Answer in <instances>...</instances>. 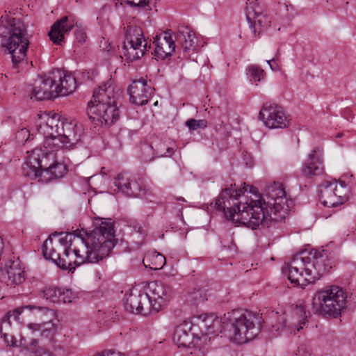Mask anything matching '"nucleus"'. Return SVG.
Listing matches in <instances>:
<instances>
[{"instance_id": "obj_1", "label": "nucleus", "mask_w": 356, "mask_h": 356, "mask_svg": "<svg viewBox=\"0 0 356 356\" xmlns=\"http://www.w3.org/2000/svg\"><path fill=\"white\" fill-rule=\"evenodd\" d=\"M89 232L76 230L54 241L61 234L52 233L44 241L43 256L62 269L72 271L85 263H97L107 257L116 244L114 222L111 218H96Z\"/></svg>"}, {"instance_id": "obj_2", "label": "nucleus", "mask_w": 356, "mask_h": 356, "mask_svg": "<svg viewBox=\"0 0 356 356\" xmlns=\"http://www.w3.org/2000/svg\"><path fill=\"white\" fill-rule=\"evenodd\" d=\"M236 184L224 189L215 202L217 210L223 212L226 219L235 221L252 229L260 225L269 226V222L286 218L293 207V201L286 197L282 184L273 182L266 186V202L259 195L250 200L242 197L247 188L252 192V186L244 183L243 188H236Z\"/></svg>"}, {"instance_id": "obj_3", "label": "nucleus", "mask_w": 356, "mask_h": 356, "mask_svg": "<svg viewBox=\"0 0 356 356\" xmlns=\"http://www.w3.org/2000/svg\"><path fill=\"white\" fill-rule=\"evenodd\" d=\"M333 262L327 252L316 250H303L294 255L291 261L285 264L283 273L295 285L304 288L314 283L332 268Z\"/></svg>"}, {"instance_id": "obj_4", "label": "nucleus", "mask_w": 356, "mask_h": 356, "mask_svg": "<svg viewBox=\"0 0 356 356\" xmlns=\"http://www.w3.org/2000/svg\"><path fill=\"white\" fill-rule=\"evenodd\" d=\"M40 119L37 130L44 136L46 147L70 149L81 140L83 129L76 120L60 118L56 113L45 114Z\"/></svg>"}, {"instance_id": "obj_5", "label": "nucleus", "mask_w": 356, "mask_h": 356, "mask_svg": "<svg viewBox=\"0 0 356 356\" xmlns=\"http://www.w3.org/2000/svg\"><path fill=\"white\" fill-rule=\"evenodd\" d=\"M0 36L1 46L11 55L13 69L19 73L28 65L26 51L29 38L26 26L19 19L1 16Z\"/></svg>"}, {"instance_id": "obj_6", "label": "nucleus", "mask_w": 356, "mask_h": 356, "mask_svg": "<svg viewBox=\"0 0 356 356\" xmlns=\"http://www.w3.org/2000/svg\"><path fill=\"white\" fill-rule=\"evenodd\" d=\"M120 89L115 90L111 83L99 86L94 91L92 99L88 104V115L96 125H112L120 117L117 101L121 96Z\"/></svg>"}, {"instance_id": "obj_7", "label": "nucleus", "mask_w": 356, "mask_h": 356, "mask_svg": "<svg viewBox=\"0 0 356 356\" xmlns=\"http://www.w3.org/2000/svg\"><path fill=\"white\" fill-rule=\"evenodd\" d=\"M227 337L235 343H243L254 339L259 333L263 320L259 314L251 311L233 310L225 314Z\"/></svg>"}, {"instance_id": "obj_8", "label": "nucleus", "mask_w": 356, "mask_h": 356, "mask_svg": "<svg viewBox=\"0 0 356 356\" xmlns=\"http://www.w3.org/2000/svg\"><path fill=\"white\" fill-rule=\"evenodd\" d=\"M347 293L340 286H327L317 291L312 298L314 314L337 317L347 307Z\"/></svg>"}, {"instance_id": "obj_9", "label": "nucleus", "mask_w": 356, "mask_h": 356, "mask_svg": "<svg viewBox=\"0 0 356 356\" xmlns=\"http://www.w3.org/2000/svg\"><path fill=\"white\" fill-rule=\"evenodd\" d=\"M24 309L29 310L38 309L41 312H48L47 307L28 305L24 307L17 308L9 311L1 319L0 323V334L8 346H18L19 338L21 337L18 332L20 327L19 316Z\"/></svg>"}, {"instance_id": "obj_10", "label": "nucleus", "mask_w": 356, "mask_h": 356, "mask_svg": "<svg viewBox=\"0 0 356 356\" xmlns=\"http://www.w3.org/2000/svg\"><path fill=\"white\" fill-rule=\"evenodd\" d=\"M147 49L142 29L138 26H129L126 31V41L124 42L122 54L128 62L141 58Z\"/></svg>"}, {"instance_id": "obj_11", "label": "nucleus", "mask_w": 356, "mask_h": 356, "mask_svg": "<svg viewBox=\"0 0 356 356\" xmlns=\"http://www.w3.org/2000/svg\"><path fill=\"white\" fill-rule=\"evenodd\" d=\"M148 295L145 291L132 290L126 297L124 306L126 309L135 314L147 315L150 313H157L160 310V305L158 302H152Z\"/></svg>"}, {"instance_id": "obj_12", "label": "nucleus", "mask_w": 356, "mask_h": 356, "mask_svg": "<svg viewBox=\"0 0 356 356\" xmlns=\"http://www.w3.org/2000/svg\"><path fill=\"white\" fill-rule=\"evenodd\" d=\"M259 118L270 129H282L288 127L289 124L284 108L275 103L264 104L259 112Z\"/></svg>"}, {"instance_id": "obj_13", "label": "nucleus", "mask_w": 356, "mask_h": 356, "mask_svg": "<svg viewBox=\"0 0 356 356\" xmlns=\"http://www.w3.org/2000/svg\"><path fill=\"white\" fill-rule=\"evenodd\" d=\"M246 19L254 37L259 36L270 24L268 16L262 12L257 0L247 3Z\"/></svg>"}, {"instance_id": "obj_14", "label": "nucleus", "mask_w": 356, "mask_h": 356, "mask_svg": "<svg viewBox=\"0 0 356 356\" xmlns=\"http://www.w3.org/2000/svg\"><path fill=\"white\" fill-rule=\"evenodd\" d=\"M344 187L338 188L337 181H325L319 186V198L321 203L327 207H336L342 204L346 197Z\"/></svg>"}, {"instance_id": "obj_15", "label": "nucleus", "mask_w": 356, "mask_h": 356, "mask_svg": "<svg viewBox=\"0 0 356 356\" xmlns=\"http://www.w3.org/2000/svg\"><path fill=\"white\" fill-rule=\"evenodd\" d=\"M114 184L119 191L128 197H142L146 194V188L143 180L127 172L120 174L115 179Z\"/></svg>"}, {"instance_id": "obj_16", "label": "nucleus", "mask_w": 356, "mask_h": 356, "mask_svg": "<svg viewBox=\"0 0 356 356\" xmlns=\"http://www.w3.org/2000/svg\"><path fill=\"white\" fill-rule=\"evenodd\" d=\"M55 85L51 79V74L40 76L35 81L33 86L29 89L31 99L46 100L58 97Z\"/></svg>"}, {"instance_id": "obj_17", "label": "nucleus", "mask_w": 356, "mask_h": 356, "mask_svg": "<svg viewBox=\"0 0 356 356\" xmlns=\"http://www.w3.org/2000/svg\"><path fill=\"white\" fill-rule=\"evenodd\" d=\"M193 323L197 325L201 332L207 335H218L226 332L225 324L222 320L212 314H202L192 318Z\"/></svg>"}, {"instance_id": "obj_18", "label": "nucleus", "mask_w": 356, "mask_h": 356, "mask_svg": "<svg viewBox=\"0 0 356 356\" xmlns=\"http://www.w3.org/2000/svg\"><path fill=\"white\" fill-rule=\"evenodd\" d=\"M302 175L306 178H312L319 176L324 172L323 150L322 148L315 147L308 154L307 159L301 168Z\"/></svg>"}, {"instance_id": "obj_19", "label": "nucleus", "mask_w": 356, "mask_h": 356, "mask_svg": "<svg viewBox=\"0 0 356 356\" xmlns=\"http://www.w3.org/2000/svg\"><path fill=\"white\" fill-rule=\"evenodd\" d=\"M51 74L58 97L68 95L76 88V79L72 74L66 73L59 69L53 70Z\"/></svg>"}, {"instance_id": "obj_20", "label": "nucleus", "mask_w": 356, "mask_h": 356, "mask_svg": "<svg viewBox=\"0 0 356 356\" xmlns=\"http://www.w3.org/2000/svg\"><path fill=\"white\" fill-rule=\"evenodd\" d=\"M127 92L129 95L130 102L138 106H143L147 104L149 98L153 93V89L145 80L141 79L134 81Z\"/></svg>"}, {"instance_id": "obj_21", "label": "nucleus", "mask_w": 356, "mask_h": 356, "mask_svg": "<svg viewBox=\"0 0 356 356\" xmlns=\"http://www.w3.org/2000/svg\"><path fill=\"white\" fill-rule=\"evenodd\" d=\"M153 43L155 45V56L161 59L170 56L176 47L170 30L157 33L154 38Z\"/></svg>"}, {"instance_id": "obj_22", "label": "nucleus", "mask_w": 356, "mask_h": 356, "mask_svg": "<svg viewBox=\"0 0 356 356\" xmlns=\"http://www.w3.org/2000/svg\"><path fill=\"white\" fill-rule=\"evenodd\" d=\"M196 43L195 33L188 26L179 25V51L182 50L183 58L194 60L191 56L195 53Z\"/></svg>"}, {"instance_id": "obj_23", "label": "nucleus", "mask_w": 356, "mask_h": 356, "mask_svg": "<svg viewBox=\"0 0 356 356\" xmlns=\"http://www.w3.org/2000/svg\"><path fill=\"white\" fill-rule=\"evenodd\" d=\"M44 150L35 149L33 151L31 163H37L41 170H48L58 161L56 152L59 149L46 147L44 145Z\"/></svg>"}, {"instance_id": "obj_24", "label": "nucleus", "mask_w": 356, "mask_h": 356, "mask_svg": "<svg viewBox=\"0 0 356 356\" xmlns=\"http://www.w3.org/2000/svg\"><path fill=\"white\" fill-rule=\"evenodd\" d=\"M145 293L148 295L152 302H158L161 305L168 300L171 296V289L161 281H152L148 283Z\"/></svg>"}, {"instance_id": "obj_25", "label": "nucleus", "mask_w": 356, "mask_h": 356, "mask_svg": "<svg viewBox=\"0 0 356 356\" xmlns=\"http://www.w3.org/2000/svg\"><path fill=\"white\" fill-rule=\"evenodd\" d=\"M74 22L68 16H65L57 20L51 26L49 33L50 40L55 44H61L65 34L69 33L74 27Z\"/></svg>"}, {"instance_id": "obj_26", "label": "nucleus", "mask_w": 356, "mask_h": 356, "mask_svg": "<svg viewBox=\"0 0 356 356\" xmlns=\"http://www.w3.org/2000/svg\"><path fill=\"white\" fill-rule=\"evenodd\" d=\"M6 273L7 275L6 282L8 285L19 284L25 280L24 271L20 267L19 260L9 261L6 266Z\"/></svg>"}, {"instance_id": "obj_27", "label": "nucleus", "mask_w": 356, "mask_h": 356, "mask_svg": "<svg viewBox=\"0 0 356 356\" xmlns=\"http://www.w3.org/2000/svg\"><path fill=\"white\" fill-rule=\"evenodd\" d=\"M296 310L297 314L300 313L303 314L302 317L298 320L297 324L295 323H290L289 325H287L286 320L283 319L282 323H280L276 325H273V327H275L276 331H278L280 329L282 330H286L289 332L293 333L294 334L296 333V332H299L301 330L303 329V327L306 325L308 321L303 307L297 306Z\"/></svg>"}, {"instance_id": "obj_28", "label": "nucleus", "mask_w": 356, "mask_h": 356, "mask_svg": "<svg viewBox=\"0 0 356 356\" xmlns=\"http://www.w3.org/2000/svg\"><path fill=\"white\" fill-rule=\"evenodd\" d=\"M170 140H163L159 138H154L151 145L153 147L156 158L171 156L175 152L174 148L170 145Z\"/></svg>"}, {"instance_id": "obj_29", "label": "nucleus", "mask_w": 356, "mask_h": 356, "mask_svg": "<svg viewBox=\"0 0 356 356\" xmlns=\"http://www.w3.org/2000/svg\"><path fill=\"white\" fill-rule=\"evenodd\" d=\"M67 172L66 166L57 161L54 165L48 170H43L42 173V183H48L54 179L62 178Z\"/></svg>"}, {"instance_id": "obj_30", "label": "nucleus", "mask_w": 356, "mask_h": 356, "mask_svg": "<svg viewBox=\"0 0 356 356\" xmlns=\"http://www.w3.org/2000/svg\"><path fill=\"white\" fill-rule=\"evenodd\" d=\"M144 266L152 270H159L163 268L165 264V258L156 251L148 252L143 260Z\"/></svg>"}, {"instance_id": "obj_31", "label": "nucleus", "mask_w": 356, "mask_h": 356, "mask_svg": "<svg viewBox=\"0 0 356 356\" xmlns=\"http://www.w3.org/2000/svg\"><path fill=\"white\" fill-rule=\"evenodd\" d=\"M184 301L191 306L196 307L207 300L206 291L202 289H193L184 295Z\"/></svg>"}, {"instance_id": "obj_32", "label": "nucleus", "mask_w": 356, "mask_h": 356, "mask_svg": "<svg viewBox=\"0 0 356 356\" xmlns=\"http://www.w3.org/2000/svg\"><path fill=\"white\" fill-rule=\"evenodd\" d=\"M22 171L24 176L31 179H38V181L42 183L41 175L43 170L38 168L37 163H31V154L29 156L28 161L23 165Z\"/></svg>"}, {"instance_id": "obj_33", "label": "nucleus", "mask_w": 356, "mask_h": 356, "mask_svg": "<svg viewBox=\"0 0 356 356\" xmlns=\"http://www.w3.org/2000/svg\"><path fill=\"white\" fill-rule=\"evenodd\" d=\"M248 79L252 84L257 86L258 82L265 78V72L259 66L257 65H250L246 69Z\"/></svg>"}, {"instance_id": "obj_34", "label": "nucleus", "mask_w": 356, "mask_h": 356, "mask_svg": "<svg viewBox=\"0 0 356 356\" xmlns=\"http://www.w3.org/2000/svg\"><path fill=\"white\" fill-rule=\"evenodd\" d=\"M60 289V288L53 286L45 287L42 291V296L49 302L59 303Z\"/></svg>"}, {"instance_id": "obj_35", "label": "nucleus", "mask_w": 356, "mask_h": 356, "mask_svg": "<svg viewBox=\"0 0 356 356\" xmlns=\"http://www.w3.org/2000/svg\"><path fill=\"white\" fill-rule=\"evenodd\" d=\"M155 158L156 157L151 144L144 143L140 146V159L143 162H150Z\"/></svg>"}, {"instance_id": "obj_36", "label": "nucleus", "mask_w": 356, "mask_h": 356, "mask_svg": "<svg viewBox=\"0 0 356 356\" xmlns=\"http://www.w3.org/2000/svg\"><path fill=\"white\" fill-rule=\"evenodd\" d=\"M207 121L204 120H197L195 119H190L186 121V125L191 130H195L198 128H204L207 127Z\"/></svg>"}, {"instance_id": "obj_37", "label": "nucleus", "mask_w": 356, "mask_h": 356, "mask_svg": "<svg viewBox=\"0 0 356 356\" xmlns=\"http://www.w3.org/2000/svg\"><path fill=\"white\" fill-rule=\"evenodd\" d=\"M31 134L29 129L23 128L16 133L15 138L18 143H24L30 138Z\"/></svg>"}, {"instance_id": "obj_38", "label": "nucleus", "mask_w": 356, "mask_h": 356, "mask_svg": "<svg viewBox=\"0 0 356 356\" xmlns=\"http://www.w3.org/2000/svg\"><path fill=\"white\" fill-rule=\"evenodd\" d=\"M60 295L59 296V303H66L72 302L73 299V293L71 290L60 288Z\"/></svg>"}, {"instance_id": "obj_39", "label": "nucleus", "mask_w": 356, "mask_h": 356, "mask_svg": "<svg viewBox=\"0 0 356 356\" xmlns=\"http://www.w3.org/2000/svg\"><path fill=\"white\" fill-rule=\"evenodd\" d=\"M76 29L75 30V37L79 42H84L86 39V31L79 27L77 24H76Z\"/></svg>"}, {"instance_id": "obj_40", "label": "nucleus", "mask_w": 356, "mask_h": 356, "mask_svg": "<svg viewBox=\"0 0 356 356\" xmlns=\"http://www.w3.org/2000/svg\"><path fill=\"white\" fill-rule=\"evenodd\" d=\"M31 356H52L51 353L42 347H39Z\"/></svg>"}, {"instance_id": "obj_41", "label": "nucleus", "mask_w": 356, "mask_h": 356, "mask_svg": "<svg viewBox=\"0 0 356 356\" xmlns=\"http://www.w3.org/2000/svg\"><path fill=\"white\" fill-rule=\"evenodd\" d=\"M181 337L179 335V353L181 351V348H183L186 350H189L191 348V345H193L192 339L188 342H186L185 341H181Z\"/></svg>"}, {"instance_id": "obj_42", "label": "nucleus", "mask_w": 356, "mask_h": 356, "mask_svg": "<svg viewBox=\"0 0 356 356\" xmlns=\"http://www.w3.org/2000/svg\"><path fill=\"white\" fill-rule=\"evenodd\" d=\"M94 356H124L122 353L120 352H115L114 350H107L105 352H103L100 354L95 355Z\"/></svg>"}, {"instance_id": "obj_43", "label": "nucleus", "mask_w": 356, "mask_h": 356, "mask_svg": "<svg viewBox=\"0 0 356 356\" xmlns=\"http://www.w3.org/2000/svg\"><path fill=\"white\" fill-rule=\"evenodd\" d=\"M29 327L34 331H40L41 330V326L37 324H29Z\"/></svg>"}, {"instance_id": "obj_44", "label": "nucleus", "mask_w": 356, "mask_h": 356, "mask_svg": "<svg viewBox=\"0 0 356 356\" xmlns=\"http://www.w3.org/2000/svg\"><path fill=\"white\" fill-rule=\"evenodd\" d=\"M278 55H279V52L277 53L276 56L273 58L271 60H267L266 62L267 63L270 65H272L273 63H275L278 60Z\"/></svg>"}, {"instance_id": "obj_45", "label": "nucleus", "mask_w": 356, "mask_h": 356, "mask_svg": "<svg viewBox=\"0 0 356 356\" xmlns=\"http://www.w3.org/2000/svg\"><path fill=\"white\" fill-rule=\"evenodd\" d=\"M270 67L273 71H277L280 69L277 62L273 63L272 65H270Z\"/></svg>"}, {"instance_id": "obj_46", "label": "nucleus", "mask_w": 356, "mask_h": 356, "mask_svg": "<svg viewBox=\"0 0 356 356\" xmlns=\"http://www.w3.org/2000/svg\"><path fill=\"white\" fill-rule=\"evenodd\" d=\"M49 332H50V330H47V329H43V330H42L41 334H42V335L45 334L46 336H47V334H46V333H49Z\"/></svg>"}, {"instance_id": "obj_47", "label": "nucleus", "mask_w": 356, "mask_h": 356, "mask_svg": "<svg viewBox=\"0 0 356 356\" xmlns=\"http://www.w3.org/2000/svg\"><path fill=\"white\" fill-rule=\"evenodd\" d=\"M38 341L36 340V339H33L31 341V345L32 346H36L38 345Z\"/></svg>"}, {"instance_id": "obj_48", "label": "nucleus", "mask_w": 356, "mask_h": 356, "mask_svg": "<svg viewBox=\"0 0 356 356\" xmlns=\"http://www.w3.org/2000/svg\"><path fill=\"white\" fill-rule=\"evenodd\" d=\"M246 165H248L249 167H252L253 163H252V159L250 158V162L248 163V161L246 162Z\"/></svg>"}, {"instance_id": "obj_49", "label": "nucleus", "mask_w": 356, "mask_h": 356, "mask_svg": "<svg viewBox=\"0 0 356 356\" xmlns=\"http://www.w3.org/2000/svg\"><path fill=\"white\" fill-rule=\"evenodd\" d=\"M303 348H304L303 346H300V347L298 348V351L299 354H300V350H302Z\"/></svg>"}, {"instance_id": "obj_50", "label": "nucleus", "mask_w": 356, "mask_h": 356, "mask_svg": "<svg viewBox=\"0 0 356 356\" xmlns=\"http://www.w3.org/2000/svg\"><path fill=\"white\" fill-rule=\"evenodd\" d=\"M179 201H184V199L183 197H179Z\"/></svg>"}, {"instance_id": "obj_51", "label": "nucleus", "mask_w": 356, "mask_h": 356, "mask_svg": "<svg viewBox=\"0 0 356 356\" xmlns=\"http://www.w3.org/2000/svg\"><path fill=\"white\" fill-rule=\"evenodd\" d=\"M74 257H75V256L74 255ZM69 257H70V259H71V260H72V261H74V260H72L73 256H71V257H70V256L69 255ZM74 258H76V257H74Z\"/></svg>"}, {"instance_id": "obj_52", "label": "nucleus", "mask_w": 356, "mask_h": 356, "mask_svg": "<svg viewBox=\"0 0 356 356\" xmlns=\"http://www.w3.org/2000/svg\"><path fill=\"white\" fill-rule=\"evenodd\" d=\"M183 333H184V336H185V337H188V334H187V333H186V331H184V332H183Z\"/></svg>"}, {"instance_id": "obj_53", "label": "nucleus", "mask_w": 356, "mask_h": 356, "mask_svg": "<svg viewBox=\"0 0 356 356\" xmlns=\"http://www.w3.org/2000/svg\"><path fill=\"white\" fill-rule=\"evenodd\" d=\"M118 2H116V3H115V6H116V7H118Z\"/></svg>"}, {"instance_id": "obj_54", "label": "nucleus", "mask_w": 356, "mask_h": 356, "mask_svg": "<svg viewBox=\"0 0 356 356\" xmlns=\"http://www.w3.org/2000/svg\"><path fill=\"white\" fill-rule=\"evenodd\" d=\"M76 1H77L78 0H76Z\"/></svg>"}]
</instances>
